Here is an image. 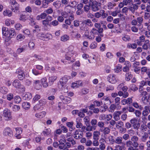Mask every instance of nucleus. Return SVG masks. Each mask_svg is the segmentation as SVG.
I'll use <instances>...</instances> for the list:
<instances>
[{"label": "nucleus", "instance_id": "nucleus-1", "mask_svg": "<svg viewBox=\"0 0 150 150\" xmlns=\"http://www.w3.org/2000/svg\"><path fill=\"white\" fill-rule=\"evenodd\" d=\"M131 140H129L126 142V145L127 147H129V149L130 150H139L137 148L139 146L138 142L139 138L136 136H132L131 139Z\"/></svg>", "mask_w": 150, "mask_h": 150}, {"label": "nucleus", "instance_id": "nucleus-2", "mask_svg": "<svg viewBox=\"0 0 150 150\" xmlns=\"http://www.w3.org/2000/svg\"><path fill=\"white\" fill-rule=\"evenodd\" d=\"M4 36L6 37L5 40L6 42H8L9 41L11 38L14 37L16 35V33L15 30L11 29L8 31L4 33Z\"/></svg>", "mask_w": 150, "mask_h": 150}, {"label": "nucleus", "instance_id": "nucleus-3", "mask_svg": "<svg viewBox=\"0 0 150 150\" xmlns=\"http://www.w3.org/2000/svg\"><path fill=\"white\" fill-rule=\"evenodd\" d=\"M68 80V76H65L61 78L58 83V86L60 88H62L64 87Z\"/></svg>", "mask_w": 150, "mask_h": 150}, {"label": "nucleus", "instance_id": "nucleus-4", "mask_svg": "<svg viewBox=\"0 0 150 150\" xmlns=\"http://www.w3.org/2000/svg\"><path fill=\"white\" fill-rule=\"evenodd\" d=\"M3 115L6 120H9L12 119V116L10 111L7 109H5L4 111Z\"/></svg>", "mask_w": 150, "mask_h": 150}, {"label": "nucleus", "instance_id": "nucleus-5", "mask_svg": "<svg viewBox=\"0 0 150 150\" xmlns=\"http://www.w3.org/2000/svg\"><path fill=\"white\" fill-rule=\"evenodd\" d=\"M100 6L98 5V2L97 1H94L92 2L91 5V9L93 11L96 12L99 10L100 9L99 6Z\"/></svg>", "mask_w": 150, "mask_h": 150}, {"label": "nucleus", "instance_id": "nucleus-6", "mask_svg": "<svg viewBox=\"0 0 150 150\" xmlns=\"http://www.w3.org/2000/svg\"><path fill=\"white\" fill-rule=\"evenodd\" d=\"M16 73L18 74V78L20 80H22L25 78V74L24 71L20 69L16 70Z\"/></svg>", "mask_w": 150, "mask_h": 150}, {"label": "nucleus", "instance_id": "nucleus-7", "mask_svg": "<svg viewBox=\"0 0 150 150\" xmlns=\"http://www.w3.org/2000/svg\"><path fill=\"white\" fill-rule=\"evenodd\" d=\"M80 29L81 30L86 31V32L84 33V35L85 37L87 38L88 39L91 40L94 39L95 36L92 35V34H91L90 35H89L88 34V32L87 30V29L86 28H85L84 27H81Z\"/></svg>", "mask_w": 150, "mask_h": 150}, {"label": "nucleus", "instance_id": "nucleus-8", "mask_svg": "<svg viewBox=\"0 0 150 150\" xmlns=\"http://www.w3.org/2000/svg\"><path fill=\"white\" fill-rule=\"evenodd\" d=\"M60 98L63 102L66 103H70L71 100V98H70L68 97L64 96H60Z\"/></svg>", "mask_w": 150, "mask_h": 150}, {"label": "nucleus", "instance_id": "nucleus-9", "mask_svg": "<svg viewBox=\"0 0 150 150\" xmlns=\"http://www.w3.org/2000/svg\"><path fill=\"white\" fill-rule=\"evenodd\" d=\"M122 113V112L117 111L115 112L113 114V118L116 121L119 120L120 119V116Z\"/></svg>", "mask_w": 150, "mask_h": 150}, {"label": "nucleus", "instance_id": "nucleus-10", "mask_svg": "<svg viewBox=\"0 0 150 150\" xmlns=\"http://www.w3.org/2000/svg\"><path fill=\"white\" fill-rule=\"evenodd\" d=\"M100 131L103 133L104 135L108 134L110 132V129L108 127H104L103 128H100Z\"/></svg>", "mask_w": 150, "mask_h": 150}, {"label": "nucleus", "instance_id": "nucleus-11", "mask_svg": "<svg viewBox=\"0 0 150 150\" xmlns=\"http://www.w3.org/2000/svg\"><path fill=\"white\" fill-rule=\"evenodd\" d=\"M132 99L131 98H128L127 99H124L121 100L122 104L123 105H125L126 104H130L132 102Z\"/></svg>", "mask_w": 150, "mask_h": 150}, {"label": "nucleus", "instance_id": "nucleus-12", "mask_svg": "<svg viewBox=\"0 0 150 150\" xmlns=\"http://www.w3.org/2000/svg\"><path fill=\"white\" fill-rule=\"evenodd\" d=\"M149 106H145L144 108V110L142 112V115L144 117L147 116L149 113Z\"/></svg>", "mask_w": 150, "mask_h": 150}, {"label": "nucleus", "instance_id": "nucleus-13", "mask_svg": "<svg viewBox=\"0 0 150 150\" xmlns=\"http://www.w3.org/2000/svg\"><path fill=\"white\" fill-rule=\"evenodd\" d=\"M118 94L120 96H122L124 98H127L129 96V93L127 91L123 92L120 91L118 92Z\"/></svg>", "mask_w": 150, "mask_h": 150}, {"label": "nucleus", "instance_id": "nucleus-14", "mask_svg": "<svg viewBox=\"0 0 150 150\" xmlns=\"http://www.w3.org/2000/svg\"><path fill=\"white\" fill-rule=\"evenodd\" d=\"M100 133V131L96 130L93 132V139H98Z\"/></svg>", "mask_w": 150, "mask_h": 150}, {"label": "nucleus", "instance_id": "nucleus-15", "mask_svg": "<svg viewBox=\"0 0 150 150\" xmlns=\"http://www.w3.org/2000/svg\"><path fill=\"white\" fill-rule=\"evenodd\" d=\"M19 4H17L14 5H12L11 9L13 12L16 13L17 11L19 10Z\"/></svg>", "mask_w": 150, "mask_h": 150}, {"label": "nucleus", "instance_id": "nucleus-16", "mask_svg": "<svg viewBox=\"0 0 150 150\" xmlns=\"http://www.w3.org/2000/svg\"><path fill=\"white\" fill-rule=\"evenodd\" d=\"M80 132V129H78L76 130L74 134V137L76 139H80L81 138V137L80 136L81 134H79Z\"/></svg>", "mask_w": 150, "mask_h": 150}, {"label": "nucleus", "instance_id": "nucleus-17", "mask_svg": "<svg viewBox=\"0 0 150 150\" xmlns=\"http://www.w3.org/2000/svg\"><path fill=\"white\" fill-rule=\"evenodd\" d=\"M47 16V14L46 13H42L40 15L37 16L36 19L37 20L39 21L41 19H44L46 18Z\"/></svg>", "mask_w": 150, "mask_h": 150}, {"label": "nucleus", "instance_id": "nucleus-18", "mask_svg": "<svg viewBox=\"0 0 150 150\" xmlns=\"http://www.w3.org/2000/svg\"><path fill=\"white\" fill-rule=\"evenodd\" d=\"M104 141V139L103 138H101L100 139V145L99 146V149H100L101 150H104L105 149V144L104 143H103L102 142H103Z\"/></svg>", "mask_w": 150, "mask_h": 150}, {"label": "nucleus", "instance_id": "nucleus-19", "mask_svg": "<svg viewBox=\"0 0 150 150\" xmlns=\"http://www.w3.org/2000/svg\"><path fill=\"white\" fill-rule=\"evenodd\" d=\"M47 80V78L46 77H44L41 80V82L44 87L46 88L48 86V84Z\"/></svg>", "mask_w": 150, "mask_h": 150}, {"label": "nucleus", "instance_id": "nucleus-20", "mask_svg": "<svg viewBox=\"0 0 150 150\" xmlns=\"http://www.w3.org/2000/svg\"><path fill=\"white\" fill-rule=\"evenodd\" d=\"M21 85L19 81L17 79L15 80L13 83V86L16 88H20Z\"/></svg>", "mask_w": 150, "mask_h": 150}, {"label": "nucleus", "instance_id": "nucleus-21", "mask_svg": "<svg viewBox=\"0 0 150 150\" xmlns=\"http://www.w3.org/2000/svg\"><path fill=\"white\" fill-rule=\"evenodd\" d=\"M83 23L91 27L93 26V24L91 20L90 19H87L84 21L83 22Z\"/></svg>", "mask_w": 150, "mask_h": 150}, {"label": "nucleus", "instance_id": "nucleus-22", "mask_svg": "<svg viewBox=\"0 0 150 150\" xmlns=\"http://www.w3.org/2000/svg\"><path fill=\"white\" fill-rule=\"evenodd\" d=\"M4 133L5 135H8L11 137L12 135V132L9 128H6L4 131Z\"/></svg>", "mask_w": 150, "mask_h": 150}, {"label": "nucleus", "instance_id": "nucleus-23", "mask_svg": "<svg viewBox=\"0 0 150 150\" xmlns=\"http://www.w3.org/2000/svg\"><path fill=\"white\" fill-rule=\"evenodd\" d=\"M109 82L112 83H114L116 82V80L114 75L113 74H110L109 75Z\"/></svg>", "mask_w": 150, "mask_h": 150}, {"label": "nucleus", "instance_id": "nucleus-24", "mask_svg": "<svg viewBox=\"0 0 150 150\" xmlns=\"http://www.w3.org/2000/svg\"><path fill=\"white\" fill-rule=\"evenodd\" d=\"M116 4L113 2H109L107 4L108 8L109 10L112 9L113 8L116 6Z\"/></svg>", "mask_w": 150, "mask_h": 150}, {"label": "nucleus", "instance_id": "nucleus-25", "mask_svg": "<svg viewBox=\"0 0 150 150\" xmlns=\"http://www.w3.org/2000/svg\"><path fill=\"white\" fill-rule=\"evenodd\" d=\"M46 114L45 111H42L39 113H37L35 114V116L38 118H42L44 117Z\"/></svg>", "mask_w": 150, "mask_h": 150}, {"label": "nucleus", "instance_id": "nucleus-26", "mask_svg": "<svg viewBox=\"0 0 150 150\" xmlns=\"http://www.w3.org/2000/svg\"><path fill=\"white\" fill-rule=\"evenodd\" d=\"M122 138L121 137H118L115 139V143L118 144H120L122 143Z\"/></svg>", "mask_w": 150, "mask_h": 150}, {"label": "nucleus", "instance_id": "nucleus-27", "mask_svg": "<svg viewBox=\"0 0 150 150\" xmlns=\"http://www.w3.org/2000/svg\"><path fill=\"white\" fill-rule=\"evenodd\" d=\"M132 77V75L130 72L127 73L125 74V79L127 81H129Z\"/></svg>", "mask_w": 150, "mask_h": 150}, {"label": "nucleus", "instance_id": "nucleus-28", "mask_svg": "<svg viewBox=\"0 0 150 150\" xmlns=\"http://www.w3.org/2000/svg\"><path fill=\"white\" fill-rule=\"evenodd\" d=\"M69 36L67 35H64L62 36L61 38V40L62 41L66 42L69 40Z\"/></svg>", "mask_w": 150, "mask_h": 150}, {"label": "nucleus", "instance_id": "nucleus-29", "mask_svg": "<svg viewBox=\"0 0 150 150\" xmlns=\"http://www.w3.org/2000/svg\"><path fill=\"white\" fill-rule=\"evenodd\" d=\"M124 126V123L121 121H118L116 124V127L117 128H122Z\"/></svg>", "mask_w": 150, "mask_h": 150}, {"label": "nucleus", "instance_id": "nucleus-30", "mask_svg": "<svg viewBox=\"0 0 150 150\" xmlns=\"http://www.w3.org/2000/svg\"><path fill=\"white\" fill-rule=\"evenodd\" d=\"M120 98L119 97H117L115 99V104H116L118 108H120V106H119V104L120 103Z\"/></svg>", "mask_w": 150, "mask_h": 150}, {"label": "nucleus", "instance_id": "nucleus-31", "mask_svg": "<svg viewBox=\"0 0 150 150\" xmlns=\"http://www.w3.org/2000/svg\"><path fill=\"white\" fill-rule=\"evenodd\" d=\"M122 66L120 64H118L116 67V68L115 69V71L118 73L121 71L122 70Z\"/></svg>", "mask_w": 150, "mask_h": 150}, {"label": "nucleus", "instance_id": "nucleus-32", "mask_svg": "<svg viewBox=\"0 0 150 150\" xmlns=\"http://www.w3.org/2000/svg\"><path fill=\"white\" fill-rule=\"evenodd\" d=\"M15 103H20L21 100V97L18 96H16L14 98Z\"/></svg>", "mask_w": 150, "mask_h": 150}, {"label": "nucleus", "instance_id": "nucleus-33", "mask_svg": "<svg viewBox=\"0 0 150 150\" xmlns=\"http://www.w3.org/2000/svg\"><path fill=\"white\" fill-rule=\"evenodd\" d=\"M91 5L90 4L85 5L83 8L84 11L88 12L90 9Z\"/></svg>", "mask_w": 150, "mask_h": 150}, {"label": "nucleus", "instance_id": "nucleus-34", "mask_svg": "<svg viewBox=\"0 0 150 150\" xmlns=\"http://www.w3.org/2000/svg\"><path fill=\"white\" fill-rule=\"evenodd\" d=\"M51 130L50 128L46 129L42 132V133L45 135H48L51 133Z\"/></svg>", "mask_w": 150, "mask_h": 150}, {"label": "nucleus", "instance_id": "nucleus-35", "mask_svg": "<svg viewBox=\"0 0 150 150\" xmlns=\"http://www.w3.org/2000/svg\"><path fill=\"white\" fill-rule=\"evenodd\" d=\"M0 92L3 94H6L8 92L7 88L5 87H2L0 88Z\"/></svg>", "mask_w": 150, "mask_h": 150}, {"label": "nucleus", "instance_id": "nucleus-36", "mask_svg": "<svg viewBox=\"0 0 150 150\" xmlns=\"http://www.w3.org/2000/svg\"><path fill=\"white\" fill-rule=\"evenodd\" d=\"M22 105L24 108H29L30 106V104L27 102L23 103Z\"/></svg>", "mask_w": 150, "mask_h": 150}, {"label": "nucleus", "instance_id": "nucleus-37", "mask_svg": "<svg viewBox=\"0 0 150 150\" xmlns=\"http://www.w3.org/2000/svg\"><path fill=\"white\" fill-rule=\"evenodd\" d=\"M25 38L24 35H22V34H19L17 36L16 39L18 41H21L23 40Z\"/></svg>", "mask_w": 150, "mask_h": 150}, {"label": "nucleus", "instance_id": "nucleus-38", "mask_svg": "<svg viewBox=\"0 0 150 150\" xmlns=\"http://www.w3.org/2000/svg\"><path fill=\"white\" fill-rule=\"evenodd\" d=\"M96 127L94 126L88 125L87 126V127L86 128V130L88 132H90L92 131L93 129L95 130L96 129Z\"/></svg>", "mask_w": 150, "mask_h": 150}, {"label": "nucleus", "instance_id": "nucleus-39", "mask_svg": "<svg viewBox=\"0 0 150 150\" xmlns=\"http://www.w3.org/2000/svg\"><path fill=\"white\" fill-rule=\"evenodd\" d=\"M130 89L133 91H137L138 88L136 85L134 84L131 85L130 87Z\"/></svg>", "mask_w": 150, "mask_h": 150}, {"label": "nucleus", "instance_id": "nucleus-40", "mask_svg": "<svg viewBox=\"0 0 150 150\" xmlns=\"http://www.w3.org/2000/svg\"><path fill=\"white\" fill-rule=\"evenodd\" d=\"M3 14L5 16H10L12 15V12H10L9 10H6L4 11L3 13Z\"/></svg>", "mask_w": 150, "mask_h": 150}, {"label": "nucleus", "instance_id": "nucleus-41", "mask_svg": "<svg viewBox=\"0 0 150 150\" xmlns=\"http://www.w3.org/2000/svg\"><path fill=\"white\" fill-rule=\"evenodd\" d=\"M137 21L138 23V25H141L143 21V18L142 17H139L137 18Z\"/></svg>", "mask_w": 150, "mask_h": 150}, {"label": "nucleus", "instance_id": "nucleus-42", "mask_svg": "<svg viewBox=\"0 0 150 150\" xmlns=\"http://www.w3.org/2000/svg\"><path fill=\"white\" fill-rule=\"evenodd\" d=\"M140 124L139 122H137L133 125V127L134 128L138 130L140 127Z\"/></svg>", "mask_w": 150, "mask_h": 150}, {"label": "nucleus", "instance_id": "nucleus-43", "mask_svg": "<svg viewBox=\"0 0 150 150\" xmlns=\"http://www.w3.org/2000/svg\"><path fill=\"white\" fill-rule=\"evenodd\" d=\"M20 107L19 105H13L12 106V109L13 111L17 112L20 109Z\"/></svg>", "mask_w": 150, "mask_h": 150}, {"label": "nucleus", "instance_id": "nucleus-44", "mask_svg": "<svg viewBox=\"0 0 150 150\" xmlns=\"http://www.w3.org/2000/svg\"><path fill=\"white\" fill-rule=\"evenodd\" d=\"M27 18L28 17L27 16L22 14L21 15L19 19L21 21H25L27 20Z\"/></svg>", "mask_w": 150, "mask_h": 150}, {"label": "nucleus", "instance_id": "nucleus-45", "mask_svg": "<svg viewBox=\"0 0 150 150\" xmlns=\"http://www.w3.org/2000/svg\"><path fill=\"white\" fill-rule=\"evenodd\" d=\"M148 137V136L147 134L146 133H144V134L142 136L141 138L142 141V142H145Z\"/></svg>", "mask_w": 150, "mask_h": 150}, {"label": "nucleus", "instance_id": "nucleus-46", "mask_svg": "<svg viewBox=\"0 0 150 150\" xmlns=\"http://www.w3.org/2000/svg\"><path fill=\"white\" fill-rule=\"evenodd\" d=\"M98 126L100 128H103L104 127L105 122L103 121H99L98 123Z\"/></svg>", "mask_w": 150, "mask_h": 150}, {"label": "nucleus", "instance_id": "nucleus-47", "mask_svg": "<svg viewBox=\"0 0 150 150\" xmlns=\"http://www.w3.org/2000/svg\"><path fill=\"white\" fill-rule=\"evenodd\" d=\"M24 98L25 100H27L28 99H30L32 98V96L30 93H28L25 94Z\"/></svg>", "mask_w": 150, "mask_h": 150}, {"label": "nucleus", "instance_id": "nucleus-48", "mask_svg": "<svg viewBox=\"0 0 150 150\" xmlns=\"http://www.w3.org/2000/svg\"><path fill=\"white\" fill-rule=\"evenodd\" d=\"M97 30L98 32V33L99 34V35L100 36H102V37H103V35L102 33L103 30V28H98Z\"/></svg>", "mask_w": 150, "mask_h": 150}, {"label": "nucleus", "instance_id": "nucleus-49", "mask_svg": "<svg viewBox=\"0 0 150 150\" xmlns=\"http://www.w3.org/2000/svg\"><path fill=\"white\" fill-rule=\"evenodd\" d=\"M108 107L107 106H101L99 110L101 112H104L106 111Z\"/></svg>", "mask_w": 150, "mask_h": 150}, {"label": "nucleus", "instance_id": "nucleus-50", "mask_svg": "<svg viewBox=\"0 0 150 150\" xmlns=\"http://www.w3.org/2000/svg\"><path fill=\"white\" fill-rule=\"evenodd\" d=\"M97 30L94 28H93L90 32V33L93 36H94L95 35L97 34Z\"/></svg>", "mask_w": 150, "mask_h": 150}, {"label": "nucleus", "instance_id": "nucleus-51", "mask_svg": "<svg viewBox=\"0 0 150 150\" xmlns=\"http://www.w3.org/2000/svg\"><path fill=\"white\" fill-rule=\"evenodd\" d=\"M100 13H102L101 16L103 18H105L108 16V14L105 13V11L103 10H101Z\"/></svg>", "mask_w": 150, "mask_h": 150}, {"label": "nucleus", "instance_id": "nucleus-52", "mask_svg": "<svg viewBox=\"0 0 150 150\" xmlns=\"http://www.w3.org/2000/svg\"><path fill=\"white\" fill-rule=\"evenodd\" d=\"M39 103L40 105H43L45 104L46 103V101L45 99H42L39 101Z\"/></svg>", "mask_w": 150, "mask_h": 150}, {"label": "nucleus", "instance_id": "nucleus-53", "mask_svg": "<svg viewBox=\"0 0 150 150\" xmlns=\"http://www.w3.org/2000/svg\"><path fill=\"white\" fill-rule=\"evenodd\" d=\"M116 104H112L110 107V110L112 112H113L116 108Z\"/></svg>", "mask_w": 150, "mask_h": 150}, {"label": "nucleus", "instance_id": "nucleus-54", "mask_svg": "<svg viewBox=\"0 0 150 150\" xmlns=\"http://www.w3.org/2000/svg\"><path fill=\"white\" fill-rule=\"evenodd\" d=\"M97 45V43L95 42H92L90 45V47L91 49H95L96 48Z\"/></svg>", "mask_w": 150, "mask_h": 150}, {"label": "nucleus", "instance_id": "nucleus-55", "mask_svg": "<svg viewBox=\"0 0 150 150\" xmlns=\"http://www.w3.org/2000/svg\"><path fill=\"white\" fill-rule=\"evenodd\" d=\"M57 78V77L55 76H52L49 77V80L51 82H53L55 81Z\"/></svg>", "mask_w": 150, "mask_h": 150}, {"label": "nucleus", "instance_id": "nucleus-56", "mask_svg": "<svg viewBox=\"0 0 150 150\" xmlns=\"http://www.w3.org/2000/svg\"><path fill=\"white\" fill-rule=\"evenodd\" d=\"M59 143L58 144V146L59 149H62L65 146L64 143L59 141Z\"/></svg>", "mask_w": 150, "mask_h": 150}, {"label": "nucleus", "instance_id": "nucleus-57", "mask_svg": "<svg viewBox=\"0 0 150 150\" xmlns=\"http://www.w3.org/2000/svg\"><path fill=\"white\" fill-rule=\"evenodd\" d=\"M7 99L9 100H11L13 98V94L9 93L7 95Z\"/></svg>", "mask_w": 150, "mask_h": 150}, {"label": "nucleus", "instance_id": "nucleus-58", "mask_svg": "<svg viewBox=\"0 0 150 150\" xmlns=\"http://www.w3.org/2000/svg\"><path fill=\"white\" fill-rule=\"evenodd\" d=\"M71 52H69L65 56V58L67 60H71L72 56H71Z\"/></svg>", "mask_w": 150, "mask_h": 150}, {"label": "nucleus", "instance_id": "nucleus-59", "mask_svg": "<svg viewBox=\"0 0 150 150\" xmlns=\"http://www.w3.org/2000/svg\"><path fill=\"white\" fill-rule=\"evenodd\" d=\"M88 92V89L84 88L81 90V93L82 94H86Z\"/></svg>", "mask_w": 150, "mask_h": 150}, {"label": "nucleus", "instance_id": "nucleus-60", "mask_svg": "<svg viewBox=\"0 0 150 150\" xmlns=\"http://www.w3.org/2000/svg\"><path fill=\"white\" fill-rule=\"evenodd\" d=\"M43 25L47 27L49 25V22L46 19L43 20L42 21Z\"/></svg>", "mask_w": 150, "mask_h": 150}, {"label": "nucleus", "instance_id": "nucleus-61", "mask_svg": "<svg viewBox=\"0 0 150 150\" xmlns=\"http://www.w3.org/2000/svg\"><path fill=\"white\" fill-rule=\"evenodd\" d=\"M132 31L134 33H137L138 31V28L135 26H133L131 28Z\"/></svg>", "mask_w": 150, "mask_h": 150}, {"label": "nucleus", "instance_id": "nucleus-62", "mask_svg": "<svg viewBox=\"0 0 150 150\" xmlns=\"http://www.w3.org/2000/svg\"><path fill=\"white\" fill-rule=\"evenodd\" d=\"M15 27L16 30H19L22 27V26L20 23H17L15 25Z\"/></svg>", "mask_w": 150, "mask_h": 150}, {"label": "nucleus", "instance_id": "nucleus-63", "mask_svg": "<svg viewBox=\"0 0 150 150\" xmlns=\"http://www.w3.org/2000/svg\"><path fill=\"white\" fill-rule=\"evenodd\" d=\"M28 47L30 49H33L35 46L34 43L33 42H30L28 44Z\"/></svg>", "mask_w": 150, "mask_h": 150}, {"label": "nucleus", "instance_id": "nucleus-64", "mask_svg": "<svg viewBox=\"0 0 150 150\" xmlns=\"http://www.w3.org/2000/svg\"><path fill=\"white\" fill-rule=\"evenodd\" d=\"M116 148H118L119 150H125L126 149L125 147L124 146H120L117 145L116 146Z\"/></svg>", "mask_w": 150, "mask_h": 150}]
</instances>
